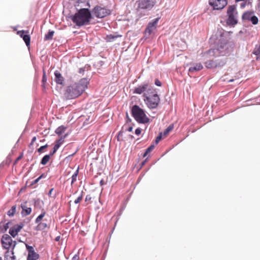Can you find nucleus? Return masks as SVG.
<instances>
[{
    "label": "nucleus",
    "instance_id": "nucleus-1",
    "mask_svg": "<svg viewBox=\"0 0 260 260\" xmlns=\"http://www.w3.org/2000/svg\"><path fill=\"white\" fill-rule=\"evenodd\" d=\"M88 80L82 78L77 83L68 86L65 92V95L68 99H73L80 96L87 87Z\"/></svg>",
    "mask_w": 260,
    "mask_h": 260
},
{
    "label": "nucleus",
    "instance_id": "nucleus-2",
    "mask_svg": "<svg viewBox=\"0 0 260 260\" xmlns=\"http://www.w3.org/2000/svg\"><path fill=\"white\" fill-rule=\"evenodd\" d=\"M91 19V14L88 8H82L72 16V21L78 26L87 25Z\"/></svg>",
    "mask_w": 260,
    "mask_h": 260
},
{
    "label": "nucleus",
    "instance_id": "nucleus-3",
    "mask_svg": "<svg viewBox=\"0 0 260 260\" xmlns=\"http://www.w3.org/2000/svg\"><path fill=\"white\" fill-rule=\"evenodd\" d=\"M229 44L224 39L220 40L217 46L206 52L203 53V56L208 58L210 57H217L218 56L224 55L229 53Z\"/></svg>",
    "mask_w": 260,
    "mask_h": 260
},
{
    "label": "nucleus",
    "instance_id": "nucleus-4",
    "mask_svg": "<svg viewBox=\"0 0 260 260\" xmlns=\"http://www.w3.org/2000/svg\"><path fill=\"white\" fill-rule=\"evenodd\" d=\"M143 100L149 109H156L160 103V98L157 91L154 88L149 93L143 95Z\"/></svg>",
    "mask_w": 260,
    "mask_h": 260
},
{
    "label": "nucleus",
    "instance_id": "nucleus-5",
    "mask_svg": "<svg viewBox=\"0 0 260 260\" xmlns=\"http://www.w3.org/2000/svg\"><path fill=\"white\" fill-rule=\"evenodd\" d=\"M131 113L132 116L139 123L146 124L150 121V119L147 116L145 111L137 105L132 106Z\"/></svg>",
    "mask_w": 260,
    "mask_h": 260
},
{
    "label": "nucleus",
    "instance_id": "nucleus-6",
    "mask_svg": "<svg viewBox=\"0 0 260 260\" xmlns=\"http://www.w3.org/2000/svg\"><path fill=\"white\" fill-rule=\"evenodd\" d=\"M203 53L201 54V55L204 59H207V60L204 62V64L206 68L213 69L215 68H218L222 67L225 64V61L224 60L222 59H216L215 60L208 59V58H206V57L203 56ZM211 57H210V58Z\"/></svg>",
    "mask_w": 260,
    "mask_h": 260
},
{
    "label": "nucleus",
    "instance_id": "nucleus-7",
    "mask_svg": "<svg viewBox=\"0 0 260 260\" xmlns=\"http://www.w3.org/2000/svg\"><path fill=\"white\" fill-rule=\"evenodd\" d=\"M157 3V0H138L136 2L137 10L150 11Z\"/></svg>",
    "mask_w": 260,
    "mask_h": 260
},
{
    "label": "nucleus",
    "instance_id": "nucleus-8",
    "mask_svg": "<svg viewBox=\"0 0 260 260\" xmlns=\"http://www.w3.org/2000/svg\"><path fill=\"white\" fill-rule=\"evenodd\" d=\"M228 18L226 23L229 25H234L238 23L237 12L236 11V7L234 5L230 6L227 11Z\"/></svg>",
    "mask_w": 260,
    "mask_h": 260
},
{
    "label": "nucleus",
    "instance_id": "nucleus-9",
    "mask_svg": "<svg viewBox=\"0 0 260 260\" xmlns=\"http://www.w3.org/2000/svg\"><path fill=\"white\" fill-rule=\"evenodd\" d=\"M154 89L149 83L146 82H144L143 83L137 85L133 91L134 94H141L145 93H149Z\"/></svg>",
    "mask_w": 260,
    "mask_h": 260
},
{
    "label": "nucleus",
    "instance_id": "nucleus-10",
    "mask_svg": "<svg viewBox=\"0 0 260 260\" xmlns=\"http://www.w3.org/2000/svg\"><path fill=\"white\" fill-rule=\"evenodd\" d=\"M1 243L3 247L7 250L10 249L11 250H13L17 244L16 241L13 240L11 237L8 234H5L2 236Z\"/></svg>",
    "mask_w": 260,
    "mask_h": 260
},
{
    "label": "nucleus",
    "instance_id": "nucleus-11",
    "mask_svg": "<svg viewBox=\"0 0 260 260\" xmlns=\"http://www.w3.org/2000/svg\"><path fill=\"white\" fill-rule=\"evenodd\" d=\"M92 13L95 17L102 18L109 15L110 11L105 8L96 6L93 9Z\"/></svg>",
    "mask_w": 260,
    "mask_h": 260
},
{
    "label": "nucleus",
    "instance_id": "nucleus-12",
    "mask_svg": "<svg viewBox=\"0 0 260 260\" xmlns=\"http://www.w3.org/2000/svg\"><path fill=\"white\" fill-rule=\"evenodd\" d=\"M159 19L160 17H157L148 23L145 30V35L146 36H149L156 28Z\"/></svg>",
    "mask_w": 260,
    "mask_h": 260
},
{
    "label": "nucleus",
    "instance_id": "nucleus-13",
    "mask_svg": "<svg viewBox=\"0 0 260 260\" xmlns=\"http://www.w3.org/2000/svg\"><path fill=\"white\" fill-rule=\"evenodd\" d=\"M209 5L214 10H221L228 4L227 0H209Z\"/></svg>",
    "mask_w": 260,
    "mask_h": 260
},
{
    "label": "nucleus",
    "instance_id": "nucleus-14",
    "mask_svg": "<svg viewBox=\"0 0 260 260\" xmlns=\"http://www.w3.org/2000/svg\"><path fill=\"white\" fill-rule=\"evenodd\" d=\"M26 250L28 252L27 260H37L39 258V254L35 251L34 247L25 243Z\"/></svg>",
    "mask_w": 260,
    "mask_h": 260
},
{
    "label": "nucleus",
    "instance_id": "nucleus-15",
    "mask_svg": "<svg viewBox=\"0 0 260 260\" xmlns=\"http://www.w3.org/2000/svg\"><path fill=\"white\" fill-rule=\"evenodd\" d=\"M242 19L250 21L253 25L257 24L258 22V19L254 15L253 12H246L244 13L242 15Z\"/></svg>",
    "mask_w": 260,
    "mask_h": 260
},
{
    "label": "nucleus",
    "instance_id": "nucleus-16",
    "mask_svg": "<svg viewBox=\"0 0 260 260\" xmlns=\"http://www.w3.org/2000/svg\"><path fill=\"white\" fill-rule=\"evenodd\" d=\"M23 226L24 224L22 223L15 224L10 229L9 233L12 237L14 238L17 235L18 233L21 231Z\"/></svg>",
    "mask_w": 260,
    "mask_h": 260
},
{
    "label": "nucleus",
    "instance_id": "nucleus-17",
    "mask_svg": "<svg viewBox=\"0 0 260 260\" xmlns=\"http://www.w3.org/2000/svg\"><path fill=\"white\" fill-rule=\"evenodd\" d=\"M203 69V66L201 63H197L190 67L188 69V74L190 76L193 75L195 73L198 72Z\"/></svg>",
    "mask_w": 260,
    "mask_h": 260
},
{
    "label": "nucleus",
    "instance_id": "nucleus-18",
    "mask_svg": "<svg viewBox=\"0 0 260 260\" xmlns=\"http://www.w3.org/2000/svg\"><path fill=\"white\" fill-rule=\"evenodd\" d=\"M55 81L58 84H62L63 82V78L61 74L58 71H56L54 72Z\"/></svg>",
    "mask_w": 260,
    "mask_h": 260
},
{
    "label": "nucleus",
    "instance_id": "nucleus-19",
    "mask_svg": "<svg viewBox=\"0 0 260 260\" xmlns=\"http://www.w3.org/2000/svg\"><path fill=\"white\" fill-rule=\"evenodd\" d=\"M21 207L22 209L21 212L22 216H25L30 214L31 212V208L30 207H27L25 204H22Z\"/></svg>",
    "mask_w": 260,
    "mask_h": 260
},
{
    "label": "nucleus",
    "instance_id": "nucleus-20",
    "mask_svg": "<svg viewBox=\"0 0 260 260\" xmlns=\"http://www.w3.org/2000/svg\"><path fill=\"white\" fill-rule=\"evenodd\" d=\"M5 260H15L13 250H7L5 252Z\"/></svg>",
    "mask_w": 260,
    "mask_h": 260
},
{
    "label": "nucleus",
    "instance_id": "nucleus-21",
    "mask_svg": "<svg viewBox=\"0 0 260 260\" xmlns=\"http://www.w3.org/2000/svg\"><path fill=\"white\" fill-rule=\"evenodd\" d=\"M66 135H64V136L61 137L60 139L57 140L55 142V144L54 146V147L58 150V148L60 147L61 145L63 142L64 139L66 138Z\"/></svg>",
    "mask_w": 260,
    "mask_h": 260
},
{
    "label": "nucleus",
    "instance_id": "nucleus-22",
    "mask_svg": "<svg viewBox=\"0 0 260 260\" xmlns=\"http://www.w3.org/2000/svg\"><path fill=\"white\" fill-rule=\"evenodd\" d=\"M67 129V127L63 125H61L57 127L55 132L58 135H61Z\"/></svg>",
    "mask_w": 260,
    "mask_h": 260
},
{
    "label": "nucleus",
    "instance_id": "nucleus-23",
    "mask_svg": "<svg viewBox=\"0 0 260 260\" xmlns=\"http://www.w3.org/2000/svg\"><path fill=\"white\" fill-rule=\"evenodd\" d=\"M54 34L53 30H49L47 34L44 37L45 40H51L53 39V36Z\"/></svg>",
    "mask_w": 260,
    "mask_h": 260
},
{
    "label": "nucleus",
    "instance_id": "nucleus-24",
    "mask_svg": "<svg viewBox=\"0 0 260 260\" xmlns=\"http://www.w3.org/2000/svg\"><path fill=\"white\" fill-rule=\"evenodd\" d=\"M119 37H121V36L110 34L107 36L106 40L107 42H112Z\"/></svg>",
    "mask_w": 260,
    "mask_h": 260
},
{
    "label": "nucleus",
    "instance_id": "nucleus-25",
    "mask_svg": "<svg viewBox=\"0 0 260 260\" xmlns=\"http://www.w3.org/2000/svg\"><path fill=\"white\" fill-rule=\"evenodd\" d=\"M50 157V155L46 154V155H44L41 160V164L42 165H46L47 163L49 160Z\"/></svg>",
    "mask_w": 260,
    "mask_h": 260
},
{
    "label": "nucleus",
    "instance_id": "nucleus-26",
    "mask_svg": "<svg viewBox=\"0 0 260 260\" xmlns=\"http://www.w3.org/2000/svg\"><path fill=\"white\" fill-rule=\"evenodd\" d=\"M79 173V168L76 170V171L74 172V173L73 174L71 178V185H72L75 181L77 180V177Z\"/></svg>",
    "mask_w": 260,
    "mask_h": 260
},
{
    "label": "nucleus",
    "instance_id": "nucleus-27",
    "mask_svg": "<svg viewBox=\"0 0 260 260\" xmlns=\"http://www.w3.org/2000/svg\"><path fill=\"white\" fill-rule=\"evenodd\" d=\"M24 42H25L27 47H29L30 45V37L29 35L27 34L23 38Z\"/></svg>",
    "mask_w": 260,
    "mask_h": 260
},
{
    "label": "nucleus",
    "instance_id": "nucleus-28",
    "mask_svg": "<svg viewBox=\"0 0 260 260\" xmlns=\"http://www.w3.org/2000/svg\"><path fill=\"white\" fill-rule=\"evenodd\" d=\"M47 227V224L46 223L44 222H40L38 223V225H37V229L38 230H43L46 229Z\"/></svg>",
    "mask_w": 260,
    "mask_h": 260
},
{
    "label": "nucleus",
    "instance_id": "nucleus-29",
    "mask_svg": "<svg viewBox=\"0 0 260 260\" xmlns=\"http://www.w3.org/2000/svg\"><path fill=\"white\" fill-rule=\"evenodd\" d=\"M16 206H13L12 208L8 211L7 214L9 216H12L14 215L16 212Z\"/></svg>",
    "mask_w": 260,
    "mask_h": 260
},
{
    "label": "nucleus",
    "instance_id": "nucleus-30",
    "mask_svg": "<svg viewBox=\"0 0 260 260\" xmlns=\"http://www.w3.org/2000/svg\"><path fill=\"white\" fill-rule=\"evenodd\" d=\"M45 214V212H43L42 213H41L40 215H39L37 217V218L36 219V220H35V222H36V223H40V221H41V220L42 219V218L44 217Z\"/></svg>",
    "mask_w": 260,
    "mask_h": 260
},
{
    "label": "nucleus",
    "instance_id": "nucleus-31",
    "mask_svg": "<svg viewBox=\"0 0 260 260\" xmlns=\"http://www.w3.org/2000/svg\"><path fill=\"white\" fill-rule=\"evenodd\" d=\"M25 32L28 33V31H25L24 30H19L17 32V35H18L21 38H23L27 34H25Z\"/></svg>",
    "mask_w": 260,
    "mask_h": 260
},
{
    "label": "nucleus",
    "instance_id": "nucleus-32",
    "mask_svg": "<svg viewBox=\"0 0 260 260\" xmlns=\"http://www.w3.org/2000/svg\"><path fill=\"white\" fill-rule=\"evenodd\" d=\"M47 81V77H46V73H45V71L44 70H43V77H42V85L43 86H45V83Z\"/></svg>",
    "mask_w": 260,
    "mask_h": 260
},
{
    "label": "nucleus",
    "instance_id": "nucleus-33",
    "mask_svg": "<svg viewBox=\"0 0 260 260\" xmlns=\"http://www.w3.org/2000/svg\"><path fill=\"white\" fill-rule=\"evenodd\" d=\"M82 193H83V191L81 192V194L77 198V199L75 200V201H74L75 204H77L79 203L81 201V200L82 199V198H83Z\"/></svg>",
    "mask_w": 260,
    "mask_h": 260
},
{
    "label": "nucleus",
    "instance_id": "nucleus-34",
    "mask_svg": "<svg viewBox=\"0 0 260 260\" xmlns=\"http://www.w3.org/2000/svg\"><path fill=\"white\" fill-rule=\"evenodd\" d=\"M173 128V125H169L167 129L164 131V134H167L170 131H171Z\"/></svg>",
    "mask_w": 260,
    "mask_h": 260
},
{
    "label": "nucleus",
    "instance_id": "nucleus-35",
    "mask_svg": "<svg viewBox=\"0 0 260 260\" xmlns=\"http://www.w3.org/2000/svg\"><path fill=\"white\" fill-rule=\"evenodd\" d=\"M47 147H48V145L47 144H46L45 145L41 146L38 149V152H39V153H41L43 151V150L45 149V148H46Z\"/></svg>",
    "mask_w": 260,
    "mask_h": 260
},
{
    "label": "nucleus",
    "instance_id": "nucleus-36",
    "mask_svg": "<svg viewBox=\"0 0 260 260\" xmlns=\"http://www.w3.org/2000/svg\"><path fill=\"white\" fill-rule=\"evenodd\" d=\"M154 148V145H151L150 146H149L146 149V153H149Z\"/></svg>",
    "mask_w": 260,
    "mask_h": 260
},
{
    "label": "nucleus",
    "instance_id": "nucleus-37",
    "mask_svg": "<svg viewBox=\"0 0 260 260\" xmlns=\"http://www.w3.org/2000/svg\"><path fill=\"white\" fill-rule=\"evenodd\" d=\"M57 150V149H56V148L53 147V149L50 152V153L49 154V155H50V156H52L53 155H54V154H55L56 153Z\"/></svg>",
    "mask_w": 260,
    "mask_h": 260
},
{
    "label": "nucleus",
    "instance_id": "nucleus-38",
    "mask_svg": "<svg viewBox=\"0 0 260 260\" xmlns=\"http://www.w3.org/2000/svg\"><path fill=\"white\" fill-rule=\"evenodd\" d=\"M123 133V132L122 130H121L120 131H119L118 132V133L117 134V140L118 141H120L119 138H120V137H122Z\"/></svg>",
    "mask_w": 260,
    "mask_h": 260
},
{
    "label": "nucleus",
    "instance_id": "nucleus-39",
    "mask_svg": "<svg viewBox=\"0 0 260 260\" xmlns=\"http://www.w3.org/2000/svg\"><path fill=\"white\" fill-rule=\"evenodd\" d=\"M161 134L158 135V136H157V137L155 139V143L156 144H157L160 141V140L161 139Z\"/></svg>",
    "mask_w": 260,
    "mask_h": 260
},
{
    "label": "nucleus",
    "instance_id": "nucleus-40",
    "mask_svg": "<svg viewBox=\"0 0 260 260\" xmlns=\"http://www.w3.org/2000/svg\"><path fill=\"white\" fill-rule=\"evenodd\" d=\"M141 133V129L140 127H138L135 130V134L137 135H140Z\"/></svg>",
    "mask_w": 260,
    "mask_h": 260
},
{
    "label": "nucleus",
    "instance_id": "nucleus-41",
    "mask_svg": "<svg viewBox=\"0 0 260 260\" xmlns=\"http://www.w3.org/2000/svg\"><path fill=\"white\" fill-rule=\"evenodd\" d=\"M155 84L157 86H161V83L159 80L156 79L155 81Z\"/></svg>",
    "mask_w": 260,
    "mask_h": 260
},
{
    "label": "nucleus",
    "instance_id": "nucleus-42",
    "mask_svg": "<svg viewBox=\"0 0 260 260\" xmlns=\"http://www.w3.org/2000/svg\"><path fill=\"white\" fill-rule=\"evenodd\" d=\"M40 181L39 178H37L35 180H34L30 184L31 185H33L36 183H37Z\"/></svg>",
    "mask_w": 260,
    "mask_h": 260
},
{
    "label": "nucleus",
    "instance_id": "nucleus-43",
    "mask_svg": "<svg viewBox=\"0 0 260 260\" xmlns=\"http://www.w3.org/2000/svg\"><path fill=\"white\" fill-rule=\"evenodd\" d=\"M254 54L256 55H260V45L259 48L254 51Z\"/></svg>",
    "mask_w": 260,
    "mask_h": 260
},
{
    "label": "nucleus",
    "instance_id": "nucleus-44",
    "mask_svg": "<svg viewBox=\"0 0 260 260\" xmlns=\"http://www.w3.org/2000/svg\"><path fill=\"white\" fill-rule=\"evenodd\" d=\"M46 177H47V174L45 173H43L38 178L40 180L41 179L45 178Z\"/></svg>",
    "mask_w": 260,
    "mask_h": 260
},
{
    "label": "nucleus",
    "instance_id": "nucleus-45",
    "mask_svg": "<svg viewBox=\"0 0 260 260\" xmlns=\"http://www.w3.org/2000/svg\"><path fill=\"white\" fill-rule=\"evenodd\" d=\"M79 258V256L77 254H75L72 257V260H78Z\"/></svg>",
    "mask_w": 260,
    "mask_h": 260
},
{
    "label": "nucleus",
    "instance_id": "nucleus-46",
    "mask_svg": "<svg viewBox=\"0 0 260 260\" xmlns=\"http://www.w3.org/2000/svg\"><path fill=\"white\" fill-rule=\"evenodd\" d=\"M246 5H247V2H243V3H242L241 4V5H240L241 8H244L246 6Z\"/></svg>",
    "mask_w": 260,
    "mask_h": 260
},
{
    "label": "nucleus",
    "instance_id": "nucleus-47",
    "mask_svg": "<svg viewBox=\"0 0 260 260\" xmlns=\"http://www.w3.org/2000/svg\"><path fill=\"white\" fill-rule=\"evenodd\" d=\"M91 199V197H90V195H87L86 198H85V202H87L89 200H90Z\"/></svg>",
    "mask_w": 260,
    "mask_h": 260
},
{
    "label": "nucleus",
    "instance_id": "nucleus-48",
    "mask_svg": "<svg viewBox=\"0 0 260 260\" xmlns=\"http://www.w3.org/2000/svg\"><path fill=\"white\" fill-rule=\"evenodd\" d=\"M133 126H129L127 128H126L125 129V131H127L128 132H132L133 131Z\"/></svg>",
    "mask_w": 260,
    "mask_h": 260
},
{
    "label": "nucleus",
    "instance_id": "nucleus-49",
    "mask_svg": "<svg viewBox=\"0 0 260 260\" xmlns=\"http://www.w3.org/2000/svg\"><path fill=\"white\" fill-rule=\"evenodd\" d=\"M36 141V137H34L31 139V142L30 145H32Z\"/></svg>",
    "mask_w": 260,
    "mask_h": 260
},
{
    "label": "nucleus",
    "instance_id": "nucleus-50",
    "mask_svg": "<svg viewBox=\"0 0 260 260\" xmlns=\"http://www.w3.org/2000/svg\"><path fill=\"white\" fill-rule=\"evenodd\" d=\"M22 156H23V154L22 153L21 154H20L16 159V161H18L19 160H20V159H21V158L22 157Z\"/></svg>",
    "mask_w": 260,
    "mask_h": 260
},
{
    "label": "nucleus",
    "instance_id": "nucleus-51",
    "mask_svg": "<svg viewBox=\"0 0 260 260\" xmlns=\"http://www.w3.org/2000/svg\"><path fill=\"white\" fill-rule=\"evenodd\" d=\"M105 184V182H104V180L102 179L100 181L101 185L102 186V185H104Z\"/></svg>",
    "mask_w": 260,
    "mask_h": 260
},
{
    "label": "nucleus",
    "instance_id": "nucleus-52",
    "mask_svg": "<svg viewBox=\"0 0 260 260\" xmlns=\"http://www.w3.org/2000/svg\"><path fill=\"white\" fill-rule=\"evenodd\" d=\"M84 71H85V70H84V69L83 68H80V69H79V72L80 73H83V72H84Z\"/></svg>",
    "mask_w": 260,
    "mask_h": 260
},
{
    "label": "nucleus",
    "instance_id": "nucleus-53",
    "mask_svg": "<svg viewBox=\"0 0 260 260\" xmlns=\"http://www.w3.org/2000/svg\"><path fill=\"white\" fill-rule=\"evenodd\" d=\"M53 188H51V189L49 190V192H48V196H51V193H52V191H53Z\"/></svg>",
    "mask_w": 260,
    "mask_h": 260
},
{
    "label": "nucleus",
    "instance_id": "nucleus-54",
    "mask_svg": "<svg viewBox=\"0 0 260 260\" xmlns=\"http://www.w3.org/2000/svg\"><path fill=\"white\" fill-rule=\"evenodd\" d=\"M247 2V5H250L251 4V2H252V0H248Z\"/></svg>",
    "mask_w": 260,
    "mask_h": 260
},
{
    "label": "nucleus",
    "instance_id": "nucleus-55",
    "mask_svg": "<svg viewBox=\"0 0 260 260\" xmlns=\"http://www.w3.org/2000/svg\"><path fill=\"white\" fill-rule=\"evenodd\" d=\"M147 161V159H146L144 161H143V162H142L141 163V166H143V165H145V162H146Z\"/></svg>",
    "mask_w": 260,
    "mask_h": 260
},
{
    "label": "nucleus",
    "instance_id": "nucleus-56",
    "mask_svg": "<svg viewBox=\"0 0 260 260\" xmlns=\"http://www.w3.org/2000/svg\"><path fill=\"white\" fill-rule=\"evenodd\" d=\"M59 239H60V236H57L55 238V240L56 241H58L59 240Z\"/></svg>",
    "mask_w": 260,
    "mask_h": 260
},
{
    "label": "nucleus",
    "instance_id": "nucleus-57",
    "mask_svg": "<svg viewBox=\"0 0 260 260\" xmlns=\"http://www.w3.org/2000/svg\"><path fill=\"white\" fill-rule=\"evenodd\" d=\"M8 228V223H6L5 225V230H7V229Z\"/></svg>",
    "mask_w": 260,
    "mask_h": 260
},
{
    "label": "nucleus",
    "instance_id": "nucleus-58",
    "mask_svg": "<svg viewBox=\"0 0 260 260\" xmlns=\"http://www.w3.org/2000/svg\"><path fill=\"white\" fill-rule=\"evenodd\" d=\"M148 153H146V151L145 150V153H144V154H143V157H146V156H147V155L148 154Z\"/></svg>",
    "mask_w": 260,
    "mask_h": 260
},
{
    "label": "nucleus",
    "instance_id": "nucleus-59",
    "mask_svg": "<svg viewBox=\"0 0 260 260\" xmlns=\"http://www.w3.org/2000/svg\"><path fill=\"white\" fill-rule=\"evenodd\" d=\"M257 8L259 9V10L260 11V0H259V3L257 5Z\"/></svg>",
    "mask_w": 260,
    "mask_h": 260
},
{
    "label": "nucleus",
    "instance_id": "nucleus-60",
    "mask_svg": "<svg viewBox=\"0 0 260 260\" xmlns=\"http://www.w3.org/2000/svg\"><path fill=\"white\" fill-rule=\"evenodd\" d=\"M76 152L73 153L72 154L69 155V157H72L73 156H74V155L75 154Z\"/></svg>",
    "mask_w": 260,
    "mask_h": 260
},
{
    "label": "nucleus",
    "instance_id": "nucleus-61",
    "mask_svg": "<svg viewBox=\"0 0 260 260\" xmlns=\"http://www.w3.org/2000/svg\"><path fill=\"white\" fill-rule=\"evenodd\" d=\"M236 2H240V1H244V0H235Z\"/></svg>",
    "mask_w": 260,
    "mask_h": 260
},
{
    "label": "nucleus",
    "instance_id": "nucleus-62",
    "mask_svg": "<svg viewBox=\"0 0 260 260\" xmlns=\"http://www.w3.org/2000/svg\"><path fill=\"white\" fill-rule=\"evenodd\" d=\"M233 81V80H229V82H232Z\"/></svg>",
    "mask_w": 260,
    "mask_h": 260
},
{
    "label": "nucleus",
    "instance_id": "nucleus-63",
    "mask_svg": "<svg viewBox=\"0 0 260 260\" xmlns=\"http://www.w3.org/2000/svg\"><path fill=\"white\" fill-rule=\"evenodd\" d=\"M0 260H2V258L1 256H0Z\"/></svg>",
    "mask_w": 260,
    "mask_h": 260
},
{
    "label": "nucleus",
    "instance_id": "nucleus-64",
    "mask_svg": "<svg viewBox=\"0 0 260 260\" xmlns=\"http://www.w3.org/2000/svg\"><path fill=\"white\" fill-rule=\"evenodd\" d=\"M126 117H128V116L127 114H126Z\"/></svg>",
    "mask_w": 260,
    "mask_h": 260
}]
</instances>
